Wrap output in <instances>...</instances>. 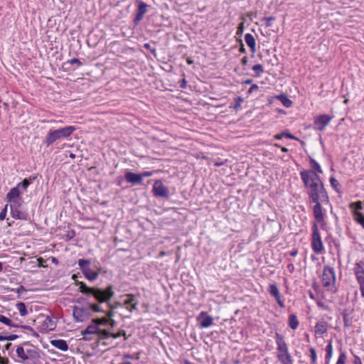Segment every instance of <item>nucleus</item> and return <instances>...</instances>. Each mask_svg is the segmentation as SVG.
Returning a JSON list of instances; mask_svg holds the SVG:
<instances>
[{
  "mask_svg": "<svg viewBox=\"0 0 364 364\" xmlns=\"http://www.w3.org/2000/svg\"><path fill=\"white\" fill-rule=\"evenodd\" d=\"M50 343L53 346L63 351H66L68 349L67 342L62 339L53 340Z\"/></svg>",
  "mask_w": 364,
  "mask_h": 364,
  "instance_id": "obj_21",
  "label": "nucleus"
},
{
  "mask_svg": "<svg viewBox=\"0 0 364 364\" xmlns=\"http://www.w3.org/2000/svg\"><path fill=\"white\" fill-rule=\"evenodd\" d=\"M78 285L81 293L92 295L99 303H108L114 295L112 285L108 286L105 289L89 287L82 282H78Z\"/></svg>",
  "mask_w": 364,
  "mask_h": 364,
  "instance_id": "obj_2",
  "label": "nucleus"
},
{
  "mask_svg": "<svg viewBox=\"0 0 364 364\" xmlns=\"http://www.w3.org/2000/svg\"><path fill=\"white\" fill-rule=\"evenodd\" d=\"M258 88H259L258 85H256V84H254V85H252L250 87V88L249 89V90H248V93H249V94H250V93H252V92H254L255 90H258Z\"/></svg>",
  "mask_w": 364,
  "mask_h": 364,
  "instance_id": "obj_50",
  "label": "nucleus"
},
{
  "mask_svg": "<svg viewBox=\"0 0 364 364\" xmlns=\"http://www.w3.org/2000/svg\"><path fill=\"white\" fill-rule=\"evenodd\" d=\"M327 331V323L325 321H319L316 324V334L323 335Z\"/></svg>",
  "mask_w": 364,
  "mask_h": 364,
  "instance_id": "obj_23",
  "label": "nucleus"
},
{
  "mask_svg": "<svg viewBox=\"0 0 364 364\" xmlns=\"http://www.w3.org/2000/svg\"><path fill=\"white\" fill-rule=\"evenodd\" d=\"M362 296L364 298V283L359 284Z\"/></svg>",
  "mask_w": 364,
  "mask_h": 364,
  "instance_id": "obj_57",
  "label": "nucleus"
},
{
  "mask_svg": "<svg viewBox=\"0 0 364 364\" xmlns=\"http://www.w3.org/2000/svg\"><path fill=\"white\" fill-rule=\"evenodd\" d=\"M147 11V4L143 1L139 2L138 6V12L140 13V15H144V14Z\"/></svg>",
  "mask_w": 364,
  "mask_h": 364,
  "instance_id": "obj_33",
  "label": "nucleus"
},
{
  "mask_svg": "<svg viewBox=\"0 0 364 364\" xmlns=\"http://www.w3.org/2000/svg\"><path fill=\"white\" fill-rule=\"evenodd\" d=\"M18 337L17 335H11L9 336H6V341H14Z\"/></svg>",
  "mask_w": 364,
  "mask_h": 364,
  "instance_id": "obj_56",
  "label": "nucleus"
},
{
  "mask_svg": "<svg viewBox=\"0 0 364 364\" xmlns=\"http://www.w3.org/2000/svg\"><path fill=\"white\" fill-rule=\"evenodd\" d=\"M10 210L11 216L14 218L22 220H27L28 219V213L23 208V201L11 203Z\"/></svg>",
  "mask_w": 364,
  "mask_h": 364,
  "instance_id": "obj_8",
  "label": "nucleus"
},
{
  "mask_svg": "<svg viewBox=\"0 0 364 364\" xmlns=\"http://www.w3.org/2000/svg\"><path fill=\"white\" fill-rule=\"evenodd\" d=\"M110 334L111 333H109L107 330L100 329V331H98V333L97 335L99 336V340H101L111 337Z\"/></svg>",
  "mask_w": 364,
  "mask_h": 364,
  "instance_id": "obj_32",
  "label": "nucleus"
},
{
  "mask_svg": "<svg viewBox=\"0 0 364 364\" xmlns=\"http://www.w3.org/2000/svg\"><path fill=\"white\" fill-rule=\"evenodd\" d=\"M353 364H362L361 360L358 356H355Z\"/></svg>",
  "mask_w": 364,
  "mask_h": 364,
  "instance_id": "obj_55",
  "label": "nucleus"
},
{
  "mask_svg": "<svg viewBox=\"0 0 364 364\" xmlns=\"http://www.w3.org/2000/svg\"><path fill=\"white\" fill-rule=\"evenodd\" d=\"M75 130V127L73 126L50 130L46 136L44 143L47 146H49L58 139L69 137Z\"/></svg>",
  "mask_w": 364,
  "mask_h": 364,
  "instance_id": "obj_5",
  "label": "nucleus"
},
{
  "mask_svg": "<svg viewBox=\"0 0 364 364\" xmlns=\"http://www.w3.org/2000/svg\"><path fill=\"white\" fill-rule=\"evenodd\" d=\"M311 247L314 252L318 254L323 250V242L316 223L313 224Z\"/></svg>",
  "mask_w": 364,
  "mask_h": 364,
  "instance_id": "obj_11",
  "label": "nucleus"
},
{
  "mask_svg": "<svg viewBox=\"0 0 364 364\" xmlns=\"http://www.w3.org/2000/svg\"><path fill=\"white\" fill-rule=\"evenodd\" d=\"M245 41L247 45L250 48L252 52H255L256 50V43L254 36L250 33H247L245 36Z\"/></svg>",
  "mask_w": 364,
  "mask_h": 364,
  "instance_id": "obj_22",
  "label": "nucleus"
},
{
  "mask_svg": "<svg viewBox=\"0 0 364 364\" xmlns=\"http://www.w3.org/2000/svg\"><path fill=\"white\" fill-rule=\"evenodd\" d=\"M23 291H26V289H25V288H24L23 286L19 287L16 289V292H17L18 294H21V292H23Z\"/></svg>",
  "mask_w": 364,
  "mask_h": 364,
  "instance_id": "obj_60",
  "label": "nucleus"
},
{
  "mask_svg": "<svg viewBox=\"0 0 364 364\" xmlns=\"http://www.w3.org/2000/svg\"><path fill=\"white\" fill-rule=\"evenodd\" d=\"M268 291L269 294L276 299L278 305L280 307L284 308V304L281 299L280 291L277 285L276 284H269Z\"/></svg>",
  "mask_w": 364,
  "mask_h": 364,
  "instance_id": "obj_16",
  "label": "nucleus"
},
{
  "mask_svg": "<svg viewBox=\"0 0 364 364\" xmlns=\"http://www.w3.org/2000/svg\"><path fill=\"white\" fill-rule=\"evenodd\" d=\"M186 85H187V82H186V80L183 78V79L182 80V81H181V83L180 87H181V88H186Z\"/></svg>",
  "mask_w": 364,
  "mask_h": 364,
  "instance_id": "obj_61",
  "label": "nucleus"
},
{
  "mask_svg": "<svg viewBox=\"0 0 364 364\" xmlns=\"http://www.w3.org/2000/svg\"><path fill=\"white\" fill-rule=\"evenodd\" d=\"M114 309H110V310L107 313V318L110 319L114 316Z\"/></svg>",
  "mask_w": 364,
  "mask_h": 364,
  "instance_id": "obj_51",
  "label": "nucleus"
},
{
  "mask_svg": "<svg viewBox=\"0 0 364 364\" xmlns=\"http://www.w3.org/2000/svg\"><path fill=\"white\" fill-rule=\"evenodd\" d=\"M297 253H298V252H297V250H292V251H291V252H289V255H290L291 257H295V256L297 255Z\"/></svg>",
  "mask_w": 364,
  "mask_h": 364,
  "instance_id": "obj_63",
  "label": "nucleus"
},
{
  "mask_svg": "<svg viewBox=\"0 0 364 364\" xmlns=\"http://www.w3.org/2000/svg\"><path fill=\"white\" fill-rule=\"evenodd\" d=\"M317 305L318 307L321 308V309H323L325 310H327L328 309V307L321 301H317Z\"/></svg>",
  "mask_w": 364,
  "mask_h": 364,
  "instance_id": "obj_52",
  "label": "nucleus"
},
{
  "mask_svg": "<svg viewBox=\"0 0 364 364\" xmlns=\"http://www.w3.org/2000/svg\"><path fill=\"white\" fill-rule=\"evenodd\" d=\"M331 121V117L327 114L318 116L314 120L315 128L318 131H323Z\"/></svg>",
  "mask_w": 364,
  "mask_h": 364,
  "instance_id": "obj_13",
  "label": "nucleus"
},
{
  "mask_svg": "<svg viewBox=\"0 0 364 364\" xmlns=\"http://www.w3.org/2000/svg\"><path fill=\"white\" fill-rule=\"evenodd\" d=\"M353 219L364 228V215L362 213H355Z\"/></svg>",
  "mask_w": 364,
  "mask_h": 364,
  "instance_id": "obj_30",
  "label": "nucleus"
},
{
  "mask_svg": "<svg viewBox=\"0 0 364 364\" xmlns=\"http://www.w3.org/2000/svg\"><path fill=\"white\" fill-rule=\"evenodd\" d=\"M152 174L153 173L151 171H144L140 173V175L141 176V181H143L144 177H150L152 176Z\"/></svg>",
  "mask_w": 364,
  "mask_h": 364,
  "instance_id": "obj_49",
  "label": "nucleus"
},
{
  "mask_svg": "<svg viewBox=\"0 0 364 364\" xmlns=\"http://www.w3.org/2000/svg\"><path fill=\"white\" fill-rule=\"evenodd\" d=\"M36 261H38V267H46V266L44 264V263L46 262V261L40 257L38 259H37Z\"/></svg>",
  "mask_w": 364,
  "mask_h": 364,
  "instance_id": "obj_46",
  "label": "nucleus"
},
{
  "mask_svg": "<svg viewBox=\"0 0 364 364\" xmlns=\"http://www.w3.org/2000/svg\"><path fill=\"white\" fill-rule=\"evenodd\" d=\"M25 267L28 269L38 267V261L30 260L25 263Z\"/></svg>",
  "mask_w": 364,
  "mask_h": 364,
  "instance_id": "obj_36",
  "label": "nucleus"
},
{
  "mask_svg": "<svg viewBox=\"0 0 364 364\" xmlns=\"http://www.w3.org/2000/svg\"><path fill=\"white\" fill-rule=\"evenodd\" d=\"M244 30V23H240L239 26L237 27V35H242Z\"/></svg>",
  "mask_w": 364,
  "mask_h": 364,
  "instance_id": "obj_48",
  "label": "nucleus"
},
{
  "mask_svg": "<svg viewBox=\"0 0 364 364\" xmlns=\"http://www.w3.org/2000/svg\"><path fill=\"white\" fill-rule=\"evenodd\" d=\"M73 316L75 321L83 322L91 316L90 309L87 306H75L73 309Z\"/></svg>",
  "mask_w": 364,
  "mask_h": 364,
  "instance_id": "obj_10",
  "label": "nucleus"
},
{
  "mask_svg": "<svg viewBox=\"0 0 364 364\" xmlns=\"http://www.w3.org/2000/svg\"><path fill=\"white\" fill-rule=\"evenodd\" d=\"M144 15H140V13L137 12V14L135 17V21H140L142 19Z\"/></svg>",
  "mask_w": 364,
  "mask_h": 364,
  "instance_id": "obj_62",
  "label": "nucleus"
},
{
  "mask_svg": "<svg viewBox=\"0 0 364 364\" xmlns=\"http://www.w3.org/2000/svg\"><path fill=\"white\" fill-rule=\"evenodd\" d=\"M29 184L30 182L27 179H24L23 181L18 183L16 186L12 188L10 190V191L6 195V198L10 204L16 202L20 203V201H23L21 195L26 191Z\"/></svg>",
  "mask_w": 364,
  "mask_h": 364,
  "instance_id": "obj_6",
  "label": "nucleus"
},
{
  "mask_svg": "<svg viewBox=\"0 0 364 364\" xmlns=\"http://www.w3.org/2000/svg\"><path fill=\"white\" fill-rule=\"evenodd\" d=\"M336 274L334 269L329 266H325L322 274V284L328 290L333 293L336 291Z\"/></svg>",
  "mask_w": 364,
  "mask_h": 364,
  "instance_id": "obj_7",
  "label": "nucleus"
},
{
  "mask_svg": "<svg viewBox=\"0 0 364 364\" xmlns=\"http://www.w3.org/2000/svg\"><path fill=\"white\" fill-rule=\"evenodd\" d=\"M275 20V18L274 17H272V16H270V17H264L262 18V21H265V23H266V26L267 27H270L272 26V21H274Z\"/></svg>",
  "mask_w": 364,
  "mask_h": 364,
  "instance_id": "obj_43",
  "label": "nucleus"
},
{
  "mask_svg": "<svg viewBox=\"0 0 364 364\" xmlns=\"http://www.w3.org/2000/svg\"><path fill=\"white\" fill-rule=\"evenodd\" d=\"M0 322L3 323L4 324L7 325V326H14L12 323V321L10 318H9L3 315H1V314H0Z\"/></svg>",
  "mask_w": 364,
  "mask_h": 364,
  "instance_id": "obj_38",
  "label": "nucleus"
},
{
  "mask_svg": "<svg viewBox=\"0 0 364 364\" xmlns=\"http://www.w3.org/2000/svg\"><path fill=\"white\" fill-rule=\"evenodd\" d=\"M99 331H100V328H99V326H97V325L95 323H93L92 321V323L90 324L86 328L85 330L82 331V333L84 336V339L85 340L90 341L92 338H91V337H89L88 336L89 335H92V334H97Z\"/></svg>",
  "mask_w": 364,
  "mask_h": 364,
  "instance_id": "obj_17",
  "label": "nucleus"
},
{
  "mask_svg": "<svg viewBox=\"0 0 364 364\" xmlns=\"http://www.w3.org/2000/svg\"><path fill=\"white\" fill-rule=\"evenodd\" d=\"M69 63H70V64H74V63H77V64H79V65H80V64H81V63H80V62L79 61V60H78V59H77V58H73L72 60H70L69 61Z\"/></svg>",
  "mask_w": 364,
  "mask_h": 364,
  "instance_id": "obj_59",
  "label": "nucleus"
},
{
  "mask_svg": "<svg viewBox=\"0 0 364 364\" xmlns=\"http://www.w3.org/2000/svg\"><path fill=\"white\" fill-rule=\"evenodd\" d=\"M330 183H331V186L338 191V188L339 186V183L338 181L333 177H331L330 178Z\"/></svg>",
  "mask_w": 364,
  "mask_h": 364,
  "instance_id": "obj_42",
  "label": "nucleus"
},
{
  "mask_svg": "<svg viewBox=\"0 0 364 364\" xmlns=\"http://www.w3.org/2000/svg\"><path fill=\"white\" fill-rule=\"evenodd\" d=\"M16 307L21 316H26L28 314V311L23 302L17 303Z\"/></svg>",
  "mask_w": 364,
  "mask_h": 364,
  "instance_id": "obj_26",
  "label": "nucleus"
},
{
  "mask_svg": "<svg viewBox=\"0 0 364 364\" xmlns=\"http://www.w3.org/2000/svg\"><path fill=\"white\" fill-rule=\"evenodd\" d=\"M92 322L95 323L97 325V326H99V325L106 326L108 325V318L107 317L102 318H95L92 320Z\"/></svg>",
  "mask_w": 364,
  "mask_h": 364,
  "instance_id": "obj_34",
  "label": "nucleus"
},
{
  "mask_svg": "<svg viewBox=\"0 0 364 364\" xmlns=\"http://www.w3.org/2000/svg\"><path fill=\"white\" fill-rule=\"evenodd\" d=\"M16 352L18 358L23 361H36L41 358L38 348L28 342L18 346Z\"/></svg>",
  "mask_w": 364,
  "mask_h": 364,
  "instance_id": "obj_3",
  "label": "nucleus"
},
{
  "mask_svg": "<svg viewBox=\"0 0 364 364\" xmlns=\"http://www.w3.org/2000/svg\"><path fill=\"white\" fill-rule=\"evenodd\" d=\"M243 102V99L242 97L239 96L235 99V103L230 105V108L234 110H237L241 107V103Z\"/></svg>",
  "mask_w": 364,
  "mask_h": 364,
  "instance_id": "obj_31",
  "label": "nucleus"
},
{
  "mask_svg": "<svg viewBox=\"0 0 364 364\" xmlns=\"http://www.w3.org/2000/svg\"><path fill=\"white\" fill-rule=\"evenodd\" d=\"M201 328H208L212 326L213 319L206 312L202 311L197 318Z\"/></svg>",
  "mask_w": 364,
  "mask_h": 364,
  "instance_id": "obj_15",
  "label": "nucleus"
},
{
  "mask_svg": "<svg viewBox=\"0 0 364 364\" xmlns=\"http://www.w3.org/2000/svg\"><path fill=\"white\" fill-rule=\"evenodd\" d=\"M126 297L127 298L124 300V305L127 306V309L132 312L134 310L137 309L138 301L136 297L133 294H127Z\"/></svg>",
  "mask_w": 364,
  "mask_h": 364,
  "instance_id": "obj_18",
  "label": "nucleus"
},
{
  "mask_svg": "<svg viewBox=\"0 0 364 364\" xmlns=\"http://www.w3.org/2000/svg\"><path fill=\"white\" fill-rule=\"evenodd\" d=\"M346 355L345 353H341L338 358V360L336 364H346Z\"/></svg>",
  "mask_w": 364,
  "mask_h": 364,
  "instance_id": "obj_40",
  "label": "nucleus"
},
{
  "mask_svg": "<svg viewBox=\"0 0 364 364\" xmlns=\"http://www.w3.org/2000/svg\"><path fill=\"white\" fill-rule=\"evenodd\" d=\"M122 336H125V331H119L117 333H111L110 334V336L113 338H118Z\"/></svg>",
  "mask_w": 364,
  "mask_h": 364,
  "instance_id": "obj_45",
  "label": "nucleus"
},
{
  "mask_svg": "<svg viewBox=\"0 0 364 364\" xmlns=\"http://www.w3.org/2000/svg\"><path fill=\"white\" fill-rule=\"evenodd\" d=\"M152 191L154 196L157 197L168 198L169 195L168 188L160 180L155 181Z\"/></svg>",
  "mask_w": 364,
  "mask_h": 364,
  "instance_id": "obj_12",
  "label": "nucleus"
},
{
  "mask_svg": "<svg viewBox=\"0 0 364 364\" xmlns=\"http://www.w3.org/2000/svg\"><path fill=\"white\" fill-rule=\"evenodd\" d=\"M77 263L81 271L87 279L95 281L97 278L98 273L91 269L90 267L91 262L89 259H80L78 260Z\"/></svg>",
  "mask_w": 364,
  "mask_h": 364,
  "instance_id": "obj_9",
  "label": "nucleus"
},
{
  "mask_svg": "<svg viewBox=\"0 0 364 364\" xmlns=\"http://www.w3.org/2000/svg\"><path fill=\"white\" fill-rule=\"evenodd\" d=\"M125 179L128 183L132 184H140L141 183V176L140 173H135L131 171H127L124 175Z\"/></svg>",
  "mask_w": 364,
  "mask_h": 364,
  "instance_id": "obj_19",
  "label": "nucleus"
},
{
  "mask_svg": "<svg viewBox=\"0 0 364 364\" xmlns=\"http://www.w3.org/2000/svg\"><path fill=\"white\" fill-rule=\"evenodd\" d=\"M8 205H6L4 209L0 213V220H3L5 219L7 213Z\"/></svg>",
  "mask_w": 364,
  "mask_h": 364,
  "instance_id": "obj_44",
  "label": "nucleus"
},
{
  "mask_svg": "<svg viewBox=\"0 0 364 364\" xmlns=\"http://www.w3.org/2000/svg\"><path fill=\"white\" fill-rule=\"evenodd\" d=\"M289 327L295 330L298 328L299 326V321L297 319V317L294 314H291L289 317Z\"/></svg>",
  "mask_w": 364,
  "mask_h": 364,
  "instance_id": "obj_25",
  "label": "nucleus"
},
{
  "mask_svg": "<svg viewBox=\"0 0 364 364\" xmlns=\"http://www.w3.org/2000/svg\"><path fill=\"white\" fill-rule=\"evenodd\" d=\"M353 272L358 284L364 283V261L356 262L353 267Z\"/></svg>",
  "mask_w": 364,
  "mask_h": 364,
  "instance_id": "obj_14",
  "label": "nucleus"
},
{
  "mask_svg": "<svg viewBox=\"0 0 364 364\" xmlns=\"http://www.w3.org/2000/svg\"><path fill=\"white\" fill-rule=\"evenodd\" d=\"M56 325L55 321L49 316H46L43 320L41 328L44 332H48L55 329Z\"/></svg>",
  "mask_w": 364,
  "mask_h": 364,
  "instance_id": "obj_20",
  "label": "nucleus"
},
{
  "mask_svg": "<svg viewBox=\"0 0 364 364\" xmlns=\"http://www.w3.org/2000/svg\"><path fill=\"white\" fill-rule=\"evenodd\" d=\"M108 306H109V309H114L119 306H121L122 304L120 302L116 301L113 304L108 303Z\"/></svg>",
  "mask_w": 364,
  "mask_h": 364,
  "instance_id": "obj_47",
  "label": "nucleus"
},
{
  "mask_svg": "<svg viewBox=\"0 0 364 364\" xmlns=\"http://www.w3.org/2000/svg\"><path fill=\"white\" fill-rule=\"evenodd\" d=\"M283 137H287L288 139H296V138L295 136H294L292 134H289V133H282V134H277L275 135L274 138L276 139H282Z\"/></svg>",
  "mask_w": 364,
  "mask_h": 364,
  "instance_id": "obj_37",
  "label": "nucleus"
},
{
  "mask_svg": "<svg viewBox=\"0 0 364 364\" xmlns=\"http://www.w3.org/2000/svg\"><path fill=\"white\" fill-rule=\"evenodd\" d=\"M252 70L256 72L257 77H259L264 73L263 66L261 64L255 65L252 67Z\"/></svg>",
  "mask_w": 364,
  "mask_h": 364,
  "instance_id": "obj_35",
  "label": "nucleus"
},
{
  "mask_svg": "<svg viewBox=\"0 0 364 364\" xmlns=\"http://www.w3.org/2000/svg\"><path fill=\"white\" fill-rule=\"evenodd\" d=\"M311 364H315L316 362V352L314 348H310Z\"/></svg>",
  "mask_w": 364,
  "mask_h": 364,
  "instance_id": "obj_41",
  "label": "nucleus"
},
{
  "mask_svg": "<svg viewBox=\"0 0 364 364\" xmlns=\"http://www.w3.org/2000/svg\"><path fill=\"white\" fill-rule=\"evenodd\" d=\"M362 201L353 202L349 204V208L352 210L353 218H355V213H361L363 209Z\"/></svg>",
  "mask_w": 364,
  "mask_h": 364,
  "instance_id": "obj_24",
  "label": "nucleus"
},
{
  "mask_svg": "<svg viewBox=\"0 0 364 364\" xmlns=\"http://www.w3.org/2000/svg\"><path fill=\"white\" fill-rule=\"evenodd\" d=\"M277 358L282 364H292V357L289 351L287 345L284 337L278 333L275 335Z\"/></svg>",
  "mask_w": 364,
  "mask_h": 364,
  "instance_id": "obj_4",
  "label": "nucleus"
},
{
  "mask_svg": "<svg viewBox=\"0 0 364 364\" xmlns=\"http://www.w3.org/2000/svg\"><path fill=\"white\" fill-rule=\"evenodd\" d=\"M124 358H128V359H134V358L139 359V354L137 355V356L136 358H134V355H130V354H126V355H124Z\"/></svg>",
  "mask_w": 364,
  "mask_h": 364,
  "instance_id": "obj_53",
  "label": "nucleus"
},
{
  "mask_svg": "<svg viewBox=\"0 0 364 364\" xmlns=\"http://www.w3.org/2000/svg\"><path fill=\"white\" fill-rule=\"evenodd\" d=\"M326 360L328 363L333 355V346L331 341L327 345L326 348Z\"/></svg>",
  "mask_w": 364,
  "mask_h": 364,
  "instance_id": "obj_29",
  "label": "nucleus"
},
{
  "mask_svg": "<svg viewBox=\"0 0 364 364\" xmlns=\"http://www.w3.org/2000/svg\"><path fill=\"white\" fill-rule=\"evenodd\" d=\"M282 105L286 107H290L292 105V102L285 95H280L277 97Z\"/></svg>",
  "mask_w": 364,
  "mask_h": 364,
  "instance_id": "obj_27",
  "label": "nucleus"
},
{
  "mask_svg": "<svg viewBox=\"0 0 364 364\" xmlns=\"http://www.w3.org/2000/svg\"><path fill=\"white\" fill-rule=\"evenodd\" d=\"M287 269H289V271L292 273L294 270V264H289L287 265Z\"/></svg>",
  "mask_w": 364,
  "mask_h": 364,
  "instance_id": "obj_58",
  "label": "nucleus"
},
{
  "mask_svg": "<svg viewBox=\"0 0 364 364\" xmlns=\"http://www.w3.org/2000/svg\"><path fill=\"white\" fill-rule=\"evenodd\" d=\"M310 164L311 165V167L315 169V172L317 173H322L323 171L320 166V165L318 164V162L313 158H310Z\"/></svg>",
  "mask_w": 364,
  "mask_h": 364,
  "instance_id": "obj_28",
  "label": "nucleus"
},
{
  "mask_svg": "<svg viewBox=\"0 0 364 364\" xmlns=\"http://www.w3.org/2000/svg\"><path fill=\"white\" fill-rule=\"evenodd\" d=\"M108 325H109L111 327H114L115 325H116V322L114 319L112 318H110V319H108Z\"/></svg>",
  "mask_w": 364,
  "mask_h": 364,
  "instance_id": "obj_54",
  "label": "nucleus"
},
{
  "mask_svg": "<svg viewBox=\"0 0 364 364\" xmlns=\"http://www.w3.org/2000/svg\"><path fill=\"white\" fill-rule=\"evenodd\" d=\"M247 63V57H243L242 59V64L243 65H245Z\"/></svg>",
  "mask_w": 364,
  "mask_h": 364,
  "instance_id": "obj_64",
  "label": "nucleus"
},
{
  "mask_svg": "<svg viewBox=\"0 0 364 364\" xmlns=\"http://www.w3.org/2000/svg\"><path fill=\"white\" fill-rule=\"evenodd\" d=\"M304 186L309 188L308 196L310 201L315 205L313 213L315 220L319 223H324L322 204H328L329 198L320 177L314 170L304 171L300 173Z\"/></svg>",
  "mask_w": 364,
  "mask_h": 364,
  "instance_id": "obj_1",
  "label": "nucleus"
},
{
  "mask_svg": "<svg viewBox=\"0 0 364 364\" xmlns=\"http://www.w3.org/2000/svg\"><path fill=\"white\" fill-rule=\"evenodd\" d=\"M87 307L90 309V311H93L95 312H103L100 306L97 304H90V306Z\"/></svg>",
  "mask_w": 364,
  "mask_h": 364,
  "instance_id": "obj_39",
  "label": "nucleus"
}]
</instances>
